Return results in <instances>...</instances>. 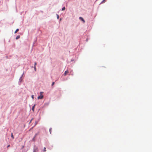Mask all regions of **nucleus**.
I'll return each instance as SVG.
<instances>
[{
  "label": "nucleus",
  "instance_id": "ddd939ff",
  "mask_svg": "<svg viewBox=\"0 0 152 152\" xmlns=\"http://www.w3.org/2000/svg\"><path fill=\"white\" fill-rule=\"evenodd\" d=\"M37 63L36 62H35V63H34V66H36L37 65Z\"/></svg>",
  "mask_w": 152,
  "mask_h": 152
},
{
  "label": "nucleus",
  "instance_id": "f257e3e1",
  "mask_svg": "<svg viewBox=\"0 0 152 152\" xmlns=\"http://www.w3.org/2000/svg\"><path fill=\"white\" fill-rule=\"evenodd\" d=\"M43 98V95H40L38 97V99H42Z\"/></svg>",
  "mask_w": 152,
  "mask_h": 152
},
{
  "label": "nucleus",
  "instance_id": "0eeeda50",
  "mask_svg": "<svg viewBox=\"0 0 152 152\" xmlns=\"http://www.w3.org/2000/svg\"><path fill=\"white\" fill-rule=\"evenodd\" d=\"M18 31H19V29L18 28V29H16V30L15 32V34L16 33H17Z\"/></svg>",
  "mask_w": 152,
  "mask_h": 152
},
{
  "label": "nucleus",
  "instance_id": "423d86ee",
  "mask_svg": "<svg viewBox=\"0 0 152 152\" xmlns=\"http://www.w3.org/2000/svg\"><path fill=\"white\" fill-rule=\"evenodd\" d=\"M20 36L19 35H18L16 37V39H19L20 38Z\"/></svg>",
  "mask_w": 152,
  "mask_h": 152
},
{
  "label": "nucleus",
  "instance_id": "dca6fc26",
  "mask_svg": "<svg viewBox=\"0 0 152 152\" xmlns=\"http://www.w3.org/2000/svg\"><path fill=\"white\" fill-rule=\"evenodd\" d=\"M105 0H103L102 2V3H103L104 2Z\"/></svg>",
  "mask_w": 152,
  "mask_h": 152
},
{
  "label": "nucleus",
  "instance_id": "6e6552de",
  "mask_svg": "<svg viewBox=\"0 0 152 152\" xmlns=\"http://www.w3.org/2000/svg\"><path fill=\"white\" fill-rule=\"evenodd\" d=\"M11 137H12V139H14V137L13 136V133H12L11 134Z\"/></svg>",
  "mask_w": 152,
  "mask_h": 152
},
{
  "label": "nucleus",
  "instance_id": "2eb2a0df",
  "mask_svg": "<svg viewBox=\"0 0 152 152\" xmlns=\"http://www.w3.org/2000/svg\"><path fill=\"white\" fill-rule=\"evenodd\" d=\"M34 96L33 95H32V96H31V97L33 99H34Z\"/></svg>",
  "mask_w": 152,
  "mask_h": 152
},
{
  "label": "nucleus",
  "instance_id": "20e7f679",
  "mask_svg": "<svg viewBox=\"0 0 152 152\" xmlns=\"http://www.w3.org/2000/svg\"><path fill=\"white\" fill-rule=\"evenodd\" d=\"M35 105L34 104L32 107V111H34V107H35Z\"/></svg>",
  "mask_w": 152,
  "mask_h": 152
},
{
  "label": "nucleus",
  "instance_id": "7ed1b4c3",
  "mask_svg": "<svg viewBox=\"0 0 152 152\" xmlns=\"http://www.w3.org/2000/svg\"><path fill=\"white\" fill-rule=\"evenodd\" d=\"M69 73V71L68 70H66V71L64 73V76H66V75Z\"/></svg>",
  "mask_w": 152,
  "mask_h": 152
},
{
  "label": "nucleus",
  "instance_id": "f3484780",
  "mask_svg": "<svg viewBox=\"0 0 152 152\" xmlns=\"http://www.w3.org/2000/svg\"><path fill=\"white\" fill-rule=\"evenodd\" d=\"M43 93V92H41L40 93V95H42V94Z\"/></svg>",
  "mask_w": 152,
  "mask_h": 152
},
{
  "label": "nucleus",
  "instance_id": "f8f14e48",
  "mask_svg": "<svg viewBox=\"0 0 152 152\" xmlns=\"http://www.w3.org/2000/svg\"><path fill=\"white\" fill-rule=\"evenodd\" d=\"M43 151H46V148L45 147Z\"/></svg>",
  "mask_w": 152,
  "mask_h": 152
},
{
  "label": "nucleus",
  "instance_id": "4468645a",
  "mask_svg": "<svg viewBox=\"0 0 152 152\" xmlns=\"http://www.w3.org/2000/svg\"><path fill=\"white\" fill-rule=\"evenodd\" d=\"M54 84V82H53L52 83V86H53Z\"/></svg>",
  "mask_w": 152,
  "mask_h": 152
},
{
  "label": "nucleus",
  "instance_id": "6ab92c4d",
  "mask_svg": "<svg viewBox=\"0 0 152 152\" xmlns=\"http://www.w3.org/2000/svg\"><path fill=\"white\" fill-rule=\"evenodd\" d=\"M57 18L58 19L59 18V17H58V15H57Z\"/></svg>",
  "mask_w": 152,
  "mask_h": 152
},
{
  "label": "nucleus",
  "instance_id": "f03ea898",
  "mask_svg": "<svg viewBox=\"0 0 152 152\" xmlns=\"http://www.w3.org/2000/svg\"><path fill=\"white\" fill-rule=\"evenodd\" d=\"M79 19L80 20H81L82 21H83V23H84L85 21L84 19L81 17H80Z\"/></svg>",
  "mask_w": 152,
  "mask_h": 152
},
{
  "label": "nucleus",
  "instance_id": "a211bd4d",
  "mask_svg": "<svg viewBox=\"0 0 152 152\" xmlns=\"http://www.w3.org/2000/svg\"><path fill=\"white\" fill-rule=\"evenodd\" d=\"M10 146V145H9L7 146V148H8V147H9Z\"/></svg>",
  "mask_w": 152,
  "mask_h": 152
},
{
  "label": "nucleus",
  "instance_id": "39448f33",
  "mask_svg": "<svg viewBox=\"0 0 152 152\" xmlns=\"http://www.w3.org/2000/svg\"><path fill=\"white\" fill-rule=\"evenodd\" d=\"M38 150L37 148L34 149L33 152H37Z\"/></svg>",
  "mask_w": 152,
  "mask_h": 152
},
{
  "label": "nucleus",
  "instance_id": "1a4fd4ad",
  "mask_svg": "<svg viewBox=\"0 0 152 152\" xmlns=\"http://www.w3.org/2000/svg\"><path fill=\"white\" fill-rule=\"evenodd\" d=\"M65 9V7H63L62 8V11H63V10H64Z\"/></svg>",
  "mask_w": 152,
  "mask_h": 152
},
{
  "label": "nucleus",
  "instance_id": "9b49d317",
  "mask_svg": "<svg viewBox=\"0 0 152 152\" xmlns=\"http://www.w3.org/2000/svg\"><path fill=\"white\" fill-rule=\"evenodd\" d=\"M52 129V128H50V129H49V131H50V134H51V130Z\"/></svg>",
  "mask_w": 152,
  "mask_h": 152
},
{
  "label": "nucleus",
  "instance_id": "9d476101",
  "mask_svg": "<svg viewBox=\"0 0 152 152\" xmlns=\"http://www.w3.org/2000/svg\"><path fill=\"white\" fill-rule=\"evenodd\" d=\"M34 69L35 71H36V66H34Z\"/></svg>",
  "mask_w": 152,
  "mask_h": 152
}]
</instances>
